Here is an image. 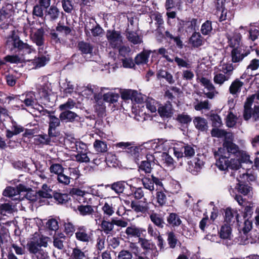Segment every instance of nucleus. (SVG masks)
Instances as JSON below:
<instances>
[{
    "instance_id": "obj_1",
    "label": "nucleus",
    "mask_w": 259,
    "mask_h": 259,
    "mask_svg": "<svg viewBox=\"0 0 259 259\" xmlns=\"http://www.w3.org/2000/svg\"><path fill=\"white\" fill-rule=\"evenodd\" d=\"M116 147L125 149L133 160L138 165L139 172H144L145 174L151 173L152 166L155 164V158L153 155L147 154L145 156L140 153L141 149L135 146L134 142H120L115 144Z\"/></svg>"
},
{
    "instance_id": "obj_2",
    "label": "nucleus",
    "mask_w": 259,
    "mask_h": 259,
    "mask_svg": "<svg viewBox=\"0 0 259 259\" xmlns=\"http://www.w3.org/2000/svg\"><path fill=\"white\" fill-rule=\"evenodd\" d=\"M240 150L239 146L233 143L232 139L229 140L225 138L222 147L219 148L218 151L214 152L216 159V165L221 170H225L229 168L232 162V159L235 158Z\"/></svg>"
},
{
    "instance_id": "obj_3",
    "label": "nucleus",
    "mask_w": 259,
    "mask_h": 259,
    "mask_svg": "<svg viewBox=\"0 0 259 259\" xmlns=\"http://www.w3.org/2000/svg\"><path fill=\"white\" fill-rule=\"evenodd\" d=\"M6 46L11 52L18 53L22 55L30 54L35 51L32 46L24 42L14 30L12 31L11 34L8 37Z\"/></svg>"
},
{
    "instance_id": "obj_4",
    "label": "nucleus",
    "mask_w": 259,
    "mask_h": 259,
    "mask_svg": "<svg viewBox=\"0 0 259 259\" xmlns=\"http://www.w3.org/2000/svg\"><path fill=\"white\" fill-rule=\"evenodd\" d=\"M50 238L42 234L35 233L31 240L27 243V247L29 252H36L38 249L47 247Z\"/></svg>"
},
{
    "instance_id": "obj_5",
    "label": "nucleus",
    "mask_w": 259,
    "mask_h": 259,
    "mask_svg": "<svg viewBox=\"0 0 259 259\" xmlns=\"http://www.w3.org/2000/svg\"><path fill=\"white\" fill-rule=\"evenodd\" d=\"M223 210L224 212V223L230 225H233L236 224L237 226L240 227L242 223L241 220V217H240L236 209L228 207L226 209H224Z\"/></svg>"
},
{
    "instance_id": "obj_6",
    "label": "nucleus",
    "mask_w": 259,
    "mask_h": 259,
    "mask_svg": "<svg viewBox=\"0 0 259 259\" xmlns=\"http://www.w3.org/2000/svg\"><path fill=\"white\" fill-rule=\"evenodd\" d=\"M106 36L110 46L113 49H119L123 43L122 36L120 31L115 29L107 30Z\"/></svg>"
},
{
    "instance_id": "obj_7",
    "label": "nucleus",
    "mask_w": 259,
    "mask_h": 259,
    "mask_svg": "<svg viewBox=\"0 0 259 259\" xmlns=\"http://www.w3.org/2000/svg\"><path fill=\"white\" fill-rule=\"evenodd\" d=\"M237 154L235 158L232 159L231 164L229 168L231 169L238 170L241 167V163H252V162L250 160L249 155L244 151L240 150Z\"/></svg>"
},
{
    "instance_id": "obj_8",
    "label": "nucleus",
    "mask_w": 259,
    "mask_h": 259,
    "mask_svg": "<svg viewBox=\"0 0 259 259\" xmlns=\"http://www.w3.org/2000/svg\"><path fill=\"white\" fill-rule=\"evenodd\" d=\"M251 47L247 46L240 48H234L231 52V61L233 63H239L250 53Z\"/></svg>"
},
{
    "instance_id": "obj_9",
    "label": "nucleus",
    "mask_w": 259,
    "mask_h": 259,
    "mask_svg": "<svg viewBox=\"0 0 259 259\" xmlns=\"http://www.w3.org/2000/svg\"><path fill=\"white\" fill-rule=\"evenodd\" d=\"M48 116L49 118L48 134L51 137L58 138L60 135V132L57 128L60 125L61 119L60 116L59 118L53 115H48Z\"/></svg>"
},
{
    "instance_id": "obj_10",
    "label": "nucleus",
    "mask_w": 259,
    "mask_h": 259,
    "mask_svg": "<svg viewBox=\"0 0 259 259\" xmlns=\"http://www.w3.org/2000/svg\"><path fill=\"white\" fill-rule=\"evenodd\" d=\"M75 234L76 239L82 242H89L92 236L90 229L84 226L78 227Z\"/></svg>"
},
{
    "instance_id": "obj_11",
    "label": "nucleus",
    "mask_w": 259,
    "mask_h": 259,
    "mask_svg": "<svg viewBox=\"0 0 259 259\" xmlns=\"http://www.w3.org/2000/svg\"><path fill=\"white\" fill-rule=\"evenodd\" d=\"M166 227L175 229L180 226H183L182 221L180 216L176 212H170L168 213L166 218Z\"/></svg>"
},
{
    "instance_id": "obj_12",
    "label": "nucleus",
    "mask_w": 259,
    "mask_h": 259,
    "mask_svg": "<svg viewBox=\"0 0 259 259\" xmlns=\"http://www.w3.org/2000/svg\"><path fill=\"white\" fill-rule=\"evenodd\" d=\"M125 233L128 237L138 238L139 240L141 236L145 237L146 235L145 229L138 227L135 225L127 227Z\"/></svg>"
},
{
    "instance_id": "obj_13",
    "label": "nucleus",
    "mask_w": 259,
    "mask_h": 259,
    "mask_svg": "<svg viewBox=\"0 0 259 259\" xmlns=\"http://www.w3.org/2000/svg\"><path fill=\"white\" fill-rule=\"evenodd\" d=\"M187 170L193 175H197L200 172L204 162L199 158H195L188 163Z\"/></svg>"
},
{
    "instance_id": "obj_14",
    "label": "nucleus",
    "mask_w": 259,
    "mask_h": 259,
    "mask_svg": "<svg viewBox=\"0 0 259 259\" xmlns=\"http://www.w3.org/2000/svg\"><path fill=\"white\" fill-rule=\"evenodd\" d=\"M46 17L47 19L52 22L56 21L61 15H63L64 13L60 11L59 9L56 6L52 5L45 11Z\"/></svg>"
},
{
    "instance_id": "obj_15",
    "label": "nucleus",
    "mask_w": 259,
    "mask_h": 259,
    "mask_svg": "<svg viewBox=\"0 0 259 259\" xmlns=\"http://www.w3.org/2000/svg\"><path fill=\"white\" fill-rule=\"evenodd\" d=\"M60 118L61 119L62 122H78L80 119V117L78 115H77L74 112L71 111H64L61 112L60 114Z\"/></svg>"
},
{
    "instance_id": "obj_16",
    "label": "nucleus",
    "mask_w": 259,
    "mask_h": 259,
    "mask_svg": "<svg viewBox=\"0 0 259 259\" xmlns=\"http://www.w3.org/2000/svg\"><path fill=\"white\" fill-rule=\"evenodd\" d=\"M255 98V95H251L248 97L244 102L243 111V117L244 120L248 121L250 117V112L252 111V105Z\"/></svg>"
},
{
    "instance_id": "obj_17",
    "label": "nucleus",
    "mask_w": 259,
    "mask_h": 259,
    "mask_svg": "<svg viewBox=\"0 0 259 259\" xmlns=\"http://www.w3.org/2000/svg\"><path fill=\"white\" fill-rule=\"evenodd\" d=\"M189 43L193 48H198L204 44L203 37L200 32L194 31L189 39Z\"/></svg>"
},
{
    "instance_id": "obj_18",
    "label": "nucleus",
    "mask_w": 259,
    "mask_h": 259,
    "mask_svg": "<svg viewBox=\"0 0 259 259\" xmlns=\"http://www.w3.org/2000/svg\"><path fill=\"white\" fill-rule=\"evenodd\" d=\"M227 38L228 39V46L230 48H232V49L245 47L241 42L242 36L240 33L235 34L232 36L228 35Z\"/></svg>"
},
{
    "instance_id": "obj_19",
    "label": "nucleus",
    "mask_w": 259,
    "mask_h": 259,
    "mask_svg": "<svg viewBox=\"0 0 259 259\" xmlns=\"http://www.w3.org/2000/svg\"><path fill=\"white\" fill-rule=\"evenodd\" d=\"M200 82L209 91L208 92L204 93L206 97L210 99H213L214 97L215 88L210 80L206 77H202L200 79Z\"/></svg>"
},
{
    "instance_id": "obj_20",
    "label": "nucleus",
    "mask_w": 259,
    "mask_h": 259,
    "mask_svg": "<svg viewBox=\"0 0 259 259\" xmlns=\"http://www.w3.org/2000/svg\"><path fill=\"white\" fill-rule=\"evenodd\" d=\"M149 218L153 224L159 229H163L165 226H166V223L161 214L154 212L153 211L150 214Z\"/></svg>"
},
{
    "instance_id": "obj_21",
    "label": "nucleus",
    "mask_w": 259,
    "mask_h": 259,
    "mask_svg": "<svg viewBox=\"0 0 259 259\" xmlns=\"http://www.w3.org/2000/svg\"><path fill=\"white\" fill-rule=\"evenodd\" d=\"M141 247L146 252V254L150 251L153 252L156 251L157 248L155 243L151 240H148L141 237L139 240Z\"/></svg>"
},
{
    "instance_id": "obj_22",
    "label": "nucleus",
    "mask_w": 259,
    "mask_h": 259,
    "mask_svg": "<svg viewBox=\"0 0 259 259\" xmlns=\"http://www.w3.org/2000/svg\"><path fill=\"white\" fill-rule=\"evenodd\" d=\"M125 36L128 41L135 45L141 44L143 42L142 37L139 36L136 31H129L128 29H126Z\"/></svg>"
},
{
    "instance_id": "obj_23",
    "label": "nucleus",
    "mask_w": 259,
    "mask_h": 259,
    "mask_svg": "<svg viewBox=\"0 0 259 259\" xmlns=\"http://www.w3.org/2000/svg\"><path fill=\"white\" fill-rule=\"evenodd\" d=\"M53 196L55 202L58 204H66L71 199L69 194L62 193L60 192L54 191Z\"/></svg>"
},
{
    "instance_id": "obj_24",
    "label": "nucleus",
    "mask_w": 259,
    "mask_h": 259,
    "mask_svg": "<svg viewBox=\"0 0 259 259\" xmlns=\"http://www.w3.org/2000/svg\"><path fill=\"white\" fill-rule=\"evenodd\" d=\"M151 53V51L150 50H143L135 57L134 60L135 64L138 65L147 64Z\"/></svg>"
},
{
    "instance_id": "obj_25",
    "label": "nucleus",
    "mask_w": 259,
    "mask_h": 259,
    "mask_svg": "<svg viewBox=\"0 0 259 259\" xmlns=\"http://www.w3.org/2000/svg\"><path fill=\"white\" fill-rule=\"evenodd\" d=\"M56 139L55 137H51L50 135L43 134L39 135L38 137L34 139V142L36 145H50L51 143L54 142L55 140Z\"/></svg>"
},
{
    "instance_id": "obj_26",
    "label": "nucleus",
    "mask_w": 259,
    "mask_h": 259,
    "mask_svg": "<svg viewBox=\"0 0 259 259\" xmlns=\"http://www.w3.org/2000/svg\"><path fill=\"white\" fill-rule=\"evenodd\" d=\"M244 82L240 81L239 78H236L231 84L229 91L232 95H238L241 91Z\"/></svg>"
},
{
    "instance_id": "obj_27",
    "label": "nucleus",
    "mask_w": 259,
    "mask_h": 259,
    "mask_svg": "<svg viewBox=\"0 0 259 259\" xmlns=\"http://www.w3.org/2000/svg\"><path fill=\"white\" fill-rule=\"evenodd\" d=\"M193 123L196 129L201 132H204L207 130V121L204 118L196 116L193 119Z\"/></svg>"
},
{
    "instance_id": "obj_28",
    "label": "nucleus",
    "mask_w": 259,
    "mask_h": 259,
    "mask_svg": "<svg viewBox=\"0 0 259 259\" xmlns=\"http://www.w3.org/2000/svg\"><path fill=\"white\" fill-rule=\"evenodd\" d=\"M74 210L78 211V213L82 216L91 215L94 212L93 207L90 205H83L80 203L77 206L76 209L74 207Z\"/></svg>"
},
{
    "instance_id": "obj_29",
    "label": "nucleus",
    "mask_w": 259,
    "mask_h": 259,
    "mask_svg": "<svg viewBox=\"0 0 259 259\" xmlns=\"http://www.w3.org/2000/svg\"><path fill=\"white\" fill-rule=\"evenodd\" d=\"M107 219V218H106ZM114 224L113 223V218H112L111 221L105 220V218H103L101 222V227L102 231L106 235L112 234L113 231Z\"/></svg>"
},
{
    "instance_id": "obj_30",
    "label": "nucleus",
    "mask_w": 259,
    "mask_h": 259,
    "mask_svg": "<svg viewBox=\"0 0 259 259\" xmlns=\"http://www.w3.org/2000/svg\"><path fill=\"white\" fill-rule=\"evenodd\" d=\"M164 38L169 39L170 41L173 40L178 49H182L184 48V44L180 35L174 36L172 33L166 30L164 32Z\"/></svg>"
},
{
    "instance_id": "obj_31",
    "label": "nucleus",
    "mask_w": 259,
    "mask_h": 259,
    "mask_svg": "<svg viewBox=\"0 0 259 259\" xmlns=\"http://www.w3.org/2000/svg\"><path fill=\"white\" fill-rule=\"evenodd\" d=\"M45 31L42 27L38 29L33 34L34 42L37 46L40 47L44 45Z\"/></svg>"
},
{
    "instance_id": "obj_32",
    "label": "nucleus",
    "mask_w": 259,
    "mask_h": 259,
    "mask_svg": "<svg viewBox=\"0 0 259 259\" xmlns=\"http://www.w3.org/2000/svg\"><path fill=\"white\" fill-rule=\"evenodd\" d=\"M131 207L136 213H146L148 212L149 209L148 203L145 205H141L140 201H132L131 203Z\"/></svg>"
},
{
    "instance_id": "obj_33",
    "label": "nucleus",
    "mask_w": 259,
    "mask_h": 259,
    "mask_svg": "<svg viewBox=\"0 0 259 259\" xmlns=\"http://www.w3.org/2000/svg\"><path fill=\"white\" fill-rule=\"evenodd\" d=\"M156 202L158 207H162L169 205L166 195L162 191H158L156 193Z\"/></svg>"
},
{
    "instance_id": "obj_34",
    "label": "nucleus",
    "mask_w": 259,
    "mask_h": 259,
    "mask_svg": "<svg viewBox=\"0 0 259 259\" xmlns=\"http://www.w3.org/2000/svg\"><path fill=\"white\" fill-rule=\"evenodd\" d=\"M94 148L98 153H105L108 150L107 142L105 141L96 139L93 143Z\"/></svg>"
},
{
    "instance_id": "obj_35",
    "label": "nucleus",
    "mask_w": 259,
    "mask_h": 259,
    "mask_svg": "<svg viewBox=\"0 0 259 259\" xmlns=\"http://www.w3.org/2000/svg\"><path fill=\"white\" fill-rule=\"evenodd\" d=\"M77 48L82 54H91L93 50L92 45L83 41H79L78 43Z\"/></svg>"
},
{
    "instance_id": "obj_36",
    "label": "nucleus",
    "mask_w": 259,
    "mask_h": 259,
    "mask_svg": "<svg viewBox=\"0 0 259 259\" xmlns=\"http://www.w3.org/2000/svg\"><path fill=\"white\" fill-rule=\"evenodd\" d=\"M37 100L35 93L33 92H29L26 94L25 98L23 101L25 105L27 107H33L35 105Z\"/></svg>"
},
{
    "instance_id": "obj_37",
    "label": "nucleus",
    "mask_w": 259,
    "mask_h": 259,
    "mask_svg": "<svg viewBox=\"0 0 259 259\" xmlns=\"http://www.w3.org/2000/svg\"><path fill=\"white\" fill-rule=\"evenodd\" d=\"M156 75L158 79L164 78L169 84H173L175 82L172 75L166 70L160 69L157 71Z\"/></svg>"
},
{
    "instance_id": "obj_38",
    "label": "nucleus",
    "mask_w": 259,
    "mask_h": 259,
    "mask_svg": "<svg viewBox=\"0 0 259 259\" xmlns=\"http://www.w3.org/2000/svg\"><path fill=\"white\" fill-rule=\"evenodd\" d=\"M194 145H189L185 144L182 146V150L183 151L184 155L186 158L192 157L195 153V150L194 148Z\"/></svg>"
},
{
    "instance_id": "obj_39",
    "label": "nucleus",
    "mask_w": 259,
    "mask_h": 259,
    "mask_svg": "<svg viewBox=\"0 0 259 259\" xmlns=\"http://www.w3.org/2000/svg\"><path fill=\"white\" fill-rule=\"evenodd\" d=\"M87 255L85 252L82 251L78 247L72 248V253L68 259H86Z\"/></svg>"
},
{
    "instance_id": "obj_40",
    "label": "nucleus",
    "mask_w": 259,
    "mask_h": 259,
    "mask_svg": "<svg viewBox=\"0 0 259 259\" xmlns=\"http://www.w3.org/2000/svg\"><path fill=\"white\" fill-rule=\"evenodd\" d=\"M236 188L238 192L245 196L247 195L252 189V187L249 186L246 182L243 181H239L237 184Z\"/></svg>"
},
{
    "instance_id": "obj_41",
    "label": "nucleus",
    "mask_w": 259,
    "mask_h": 259,
    "mask_svg": "<svg viewBox=\"0 0 259 259\" xmlns=\"http://www.w3.org/2000/svg\"><path fill=\"white\" fill-rule=\"evenodd\" d=\"M167 236V241L170 248H175L179 240L173 231H167L166 233Z\"/></svg>"
},
{
    "instance_id": "obj_42",
    "label": "nucleus",
    "mask_w": 259,
    "mask_h": 259,
    "mask_svg": "<svg viewBox=\"0 0 259 259\" xmlns=\"http://www.w3.org/2000/svg\"><path fill=\"white\" fill-rule=\"evenodd\" d=\"M248 205L244 206V211H241V221H243L245 219L250 218L253 212V203L247 202Z\"/></svg>"
},
{
    "instance_id": "obj_43",
    "label": "nucleus",
    "mask_w": 259,
    "mask_h": 259,
    "mask_svg": "<svg viewBox=\"0 0 259 259\" xmlns=\"http://www.w3.org/2000/svg\"><path fill=\"white\" fill-rule=\"evenodd\" d=\"M49 60L50 58L49 57L42 55L37 58L35 57L33 60L32 64L35 68H38L45 66Z\"/></svg>"
},
{
    "instance_id": "obj_44",
    "label": "nucleus",
    "mask_w": 259,
    "mask_h": 259,
    "mask_svg": "<svg viewBox=\"0 0 259 259\" xmlns=\"http://www.w3.org/2000/svg\"><path fill=\"white\" fill-rule=\"evenodd\" d=\"M231 226L225 223L224 225L221 227L219 232L220 237L221 238L225 239L230 237L232 232Z\"/></svg>"
},
{
    "instance_id": "obj_45",
    "label": "nucleus",
    "mask_w": 259,
    "mask_h": 259,
    "mask_svg": "<svg viewBox=\"0 0 259 259\" xmlns=\"http://www.w3.org/2000/svg\"><path fill=\"white\" fill-rule=\"evenodd\" d=\"M126 184L124 181H118L114 182L112 184L108 185L107 187L111 188L112 190L119 194L123 192Z\"/></svg>"
},
{
    "instance_id": "obj_46",
    "label": "nucleus",
    "mask_w": 259,
    "mask_h": 259,
    "mask_svg": "<svg viewBox=\"0 0 259 259\" xmlns=\"http://www.w3.org/2000/svg\"><path fill=\"white\" fill-rule=\"evenodd\" d=\"M138 95L137 91L132 90H124L121 93V97L123 100H136Z\"/></svg>"
},
{
    "instance_id": "obj_47",
    "label": "nucleus",
    "mask_w": 259,
    "mask_h": 259,
    "mask_svg": "<svg viewBox=\"0 0 259 259\" xmlns=\"http://www.w3.org/2000/svg\"><path fill=\"white\" fill-rule=\"evenodd\" d=\"M212 30V22L206 20L201 25L200 31L204 35H209Z\"/></svg>"
},
{
    "instance_id": "obj_48",
    "label": "nucleus",
    "mask_w": 259,
    "mask_h": 259,
    "mask_svg": "<svg viewBox=\"0 0 259 259\" xmlns=\"http://www.w3.org/2000/svg\"><path fill=\"white\" fill-rule=\"evenodd\" d=\"M197 19L193 18L190 21L185 20V30L186 32L195 31L197 24Z\"/></svg>"
},
{
    "instance_id": "obj_49",
    "label": "nucleus",
    "mask_w": 259,
    "mask_h": 259,
    "mask_svg": "<svg viewBox=\"0 0 259 259\" xmlns=\"http://www.w3.org/2000/svg\"><path fill=\"white\" fill-rule=\"evenodd\" d=\"M197 19L193 18L190 21L185 20V30L186 32L195 31L197 24Z\"/></svg>"
},
{
    "instance_id": "obj_50",
    "label": "nucleus",
    "mask_w": 259,
    "mask_h": 259,
    "mask_svg": "<svg viewBox=\"0 0 259 259\" xmlns=\"http://www.w3.org/2000/svg\"><path fill=\"white\" fill-rule=\"evenodd\" d=\"M119 96L117 94L108 92L103 95V100L106 102L113 104L117 102Z\"/></svg>"
},
{
    "instance_id": "obj_51",
    "label": "nucleus",
    "mask_w": 259,
    "mask_h": 259,
    "mask_svg": "<svg viewBox=\"0 0 259 259\" xmlns=\"http://www.w3.org/2000/svg\"><path fill=\"white\" fill-rule=\"evenodd\" d=\"M237 117L232 111H230L226 118V125L228 127H233L236 124Z\"/></svg>"
},
{
    "instance_id": "obj_52",
    "label": "nucleus",
    "mask_w": 259,
    "mask_h": 259,
    "mask_svg": "<svg viewBox=\"0 0 259 259\" xmlns=\"http://www.w3.org/2000/svg\"><path fill=\"white\" fill-rule=\"evenodd\" d=\"M176 120L182 124H188L191 122L192 118L190 115L183 112L178 115Z\"/></svg>"
},
{
    "instance_id": "obj_53",
    "label": "nucleus",
    "mask_w": 259,
    "mask_h": 259,
    "mask_svg": "<svg viewBox=\"0 0 259 259\" xmlns=\"http://www.w3.org/2000/svg\"><path fill=\"white\" fill-rule=\"evenodd\" d=\"M95 111L99 118H103L106 116V106L103 102L101 104L98 102L95 106Z\"/></svg>"
},
{
    "instance_id": "obj_54",
    "label": "nucleus",
    "mask_w": 259,
    "mask_h": 259,
    "mask_svg": "<svg viewBox=\"0 0 259 259\" xmlns=\"http://www.w3.org/2000/svg\"><path fill=\"white\" fill-rule=\"evenodd\" d=\"M64 232L68 238L71 237L74 234L75 228V226L71 222L65 223L64 224Z\"/></svg>"
},
{
    "instance_id": "obj_55",
    "label": "nucleus",
    "mask_w": 259,
    "mask_h": 259,
    "mask_svg": "<svg viewBox=\"0 0 259 259\" xmlns=\"http://www.w3.org/2000/svg\"><path fill=\"white\" fill-rule=\"evenodd\" d=\"M4 60L6 63L19 64L23 62L22 59L17 55H7L4 57Z\"/></svg>"
},
{
    "instance_id": "obj_56",
    "label": "nucleus",
    "mask_w": 259,
    "mask_h": 259,
    "mask_svg": "<svg viewBox=\"0 0 259 259\" xmlns=\"http://www.w3.org/2000/svg\"><path fill=\"white\" fill-rule=\"evenodd\" d=\"M103 211L104 218L109 217L114 213V208L112 206V204H110L107 202H105L102 208Z\"/></svg>"
},
{
    "instance_id": "obj_57",
    "label": "nucleus",
    "mask_w": 259,
    "mask_h": 259,
    "mask_svg": "<svg viewBox=\"0 0 259 259\" xmlns=\"http://www.w3.org/2000/svg\"><path fill=\"white\" fill-rule=\"evenodd\" d=\"M62 8L64 11L68 14H71L73 10V5L71 0H61Z\"/></svg>"
},
{
    "instance_id": "obj_58",
    "label": "nucleus",
    "mask_w": 259,
    "mask_h": 259,
    "mask_svg": "<svg viewBox=\"0 0 259 259\" xmlns=\"http://www.w3.org/2000/svg\"><path fill=\"white\" fill-rule=\"evenodd\" d=\"M13 208L12 204L5 203L0 205V213L2 215H6L7 213H12Z\"/></svg>"
},
{
    "instance_id": "obj_59",
    "label": "nucleus",
    "mask_w": 259,
    "mask_h": 259,
    "mask_svg": "<svg viewBox=\"0 0 259 259\" xmlns=\"http://www.w3.org/2000/svg\"><path fill=\"white\" fill-rule=\"evenodd\" d=\"M56 30L59 33H63L65 36H67L71 34L72 28L68 26L64 25L59 22L56 27Z\"/></svg>"
},
{
    "instance_id": "obj_60",
    "label": "nucleus",
    "mask_w": 259,
    "mask_h": 259,
    "mask_svg": "<svg viewBox=\"0 0 259 259\" xmlns=\"http://www.w3.org/2000/svg\"><path fill=\"white\" fill-rule=\"evenodd\" d=\"M209 118L213 127H220L222 126L221 118L218 114L212 113L210 114Z\"/></svg>"
},
{
    "instance_id": "obj_61",
    "label": "nucleus",
    "mask_w": 259,
    "mask_h": 259,
    "mask_svg": "<svg viewBox=\"0 0 259 259\" xmlns=\"http://www.w3.org/2000/svg\"><path fill=\"white\" fill-rule=\"evenodd\" d=\"M75 103L71 98H69L66 102L64 104H61L59 106V109L62 111H70V109L74 108Z\"/></svg>"
},
{
    "instance_id": "obj_62",
    "label": "nucleus",
    "mask_w": 259,
    "mask_h": 259,
    "mask_svg": "<svg viewBox=\"0 0 259 259\" xmlns=\"http://www.w3.org/2000/svg\"><path fill=\"white\" fill-rule=\"evenodd\" d=\"M64 169L61 164L53 163L50 167V171L51 173L57 175V176L61 172H64Z\"/></svg>"
},
{
    "instance_id": "obj_63",
    "label": "nucleus",
    "mask_w": 259,
    "mask_h": 259,
    "mask_svg": "<svg viewBox=\"0 0 259 259\" xmlns=\"http://www.w3.org/2000/svg\"><path fill=\"white\" fill-rule=\"evenodd\" d=\"M229 77L226 76L222 73H217L213 77V81L214 83L219 85H222L225 81L228 80Z\"/></svg>"
},
{
    "instance_id": "obj_64",
    "label": "nucleus",
    "mask_w": 259,
    "mask_h": 259,
    "mask_svg": "<svg viewBox=\"0 0 259 259\" xmlns=\"http://www.w3.org/2000/svg\"><path fill=\"white\" fill-rule=\"evenodd\" d=\"M142 182L144 188L148 189L150 191H153L154 190V186L153 185L151 178L144 176L142 179Z\"/></svg>"
}]
</instances>
